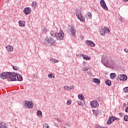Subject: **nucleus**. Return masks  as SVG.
<instances>
[{
  "label": "nucleus",
  "instance_id": "nucleus-8",
  "mask_svg": "<svg viewBox=\"0 0 128 128\" xmlns=\"http://www.w3.org/2000/svg\"><path fill=\"white\" fill-rule=\"evenodd\" d=\"M9 72H4L0 74V78L2 80H6V78H8V74Z\"/></svg>",
  "mask_w": 128,
  "mask_h": 128
},
{
  "label": "nucleus",
  "instance_id": "nucleus-51",
  "mask_svg": "<svg viewBox=\"0 0 128 128\" xmlns=\"http://www.w3.org/2000/svg\"><path fill=\"white\" fill-rule=\"evenodd\" d=\"M127 98H128V95L127 96Z\"/></svg>",
  "mask_w": 128,
  "mask_h": 128
},
{
  "label": "nucleus",
  "instance_id": "nucleus-40",
  "mask_svg": "<svg viewBox=\"0 0 128 128\" xmlns=\"http://www.w3.org/2000/svg\"><path fill=\"white\" fill-rule=\"evenodd\" d=\"M82 70L84 72H86V70H88V68H86V67H84Z\"/></svg>",
  "mask_w": 128,
  "mask_h": 128
},
{
  "label": "nucleus",
  "instance_id": "nucleus-37",
  "mask_svg": "<svg viewBox=\"0 0 128 128\" xmlns=\"http://www.w3.org/2000/svg\"><path fill=\"white\" fill-rule=\"evenodd\" d=\"M95 128H102V127L100 126L99 125H96L95 126Z\"/></svg>",
  "mask_w": 128,
  "mask_h": 128
},
{
  "label": "nucleus",
  "instance_id": "nucleus-19",
  "mask_svg": "<svg viewBox=\"0 0 128 128\" xmlns=\"http://www.w3.org/2000/svg\"><path fill=\"white\" fill-rule=\"evenodd\" d=\"M16 78L17 80H18V82H22V75L18 74H17Z\"/></svg>",
  "mask_w": 128,
  "mask_h": 128
},
{
  "label": "nucleus",
  "instance_id": "nucleus-44",
  "mask_svg": "<svg viewBox=\"0 0 128 128\" xmlns=\"http://www.w3.org/2000/svg\"><path fill=\"white\" fill-rule=\"evenodd\" d=\"M125 112H128V106L126 108Z\"/></svg>",
  "mask_w": 128,
  "mask_h": 128
},
{
  "label": "nucleus",
  "instance_id": "nucleus-15",
  "mask_svg": "<svg viewBox=\"0 0 128 128\" xmlns=\"http://www.w3.org/2000/svg\"><path fill=\"white\" fill-rule=\"evenodd\" d=\"M6 48L7 52H12L14 50V48L10 45H8Z\"/></svg>",
  "mask_w": 128,
  "mask_h": 128
},
{
  "label": "nucleus",
  "instance_id": "nucleus-10",
  "mask_svg": "<svg viewBox=\"0 0 128 128\" xmlns=\"http://www.w3.org/2000/svg\"><path fill=\"white\" fill-rule=\"evenodd\" d=\"M120 80H128V76L124 74H120L118 76Z\"/></svg>",
  "mask_w": 128,
  "mask_h": 128
},
{
  "label": "nucleus",
  "instance_id": "nucleus-12",
  "mask_svg": "<svg viewBox=\"0 0 128 128\" xmlns=\"http://www.w3.org/2000/svg\"><path fill=\"white\" fill-rule=\"evenodd\" d=\"M90 106L92 108H97L100 106L96 100H93L90 102Z\"/></svg>",
  "mask_w": 128,
  "mask_h": 128
},
{
  "label": "nucleus",
  "instance_id": "nucleus-9",
  "mask_svg": "<svg viewBox=\"0 0 128 128\" xmlns=\"http://www.w3.org/2000/svg\"><path fill=\"white\" fill-rule=\"evenodd\" d=\"M23 12L26 15L30 14L32 12V8L30 7L26 8H24Z\"/></svg>",
  "mask_w": 128,
  "mask_h": 128
},
{
  "label": "nucleus",
  "instance_id": "nucleus-27",
  "mask_svg": "<svg viewBox=\"0 0 128 128\" xmlns=\"http://www.w3.org/2000/svg\"><path fill=\"white\" fill-rule=\"evenodd\" d=\"M43 128H50V126H48V124L46 123L44 124Z\"/></svg>",
  "mask_w": 128,
  "mask_h": 128
},
{
  "label": "nucleus",
  "instance_id": "nucleus-25",
  "mask_svg": "<svg viewBox=\"0 0 128 128\" xmlns=\"http://www.w3.org/2000/svg\"><path fill=\"white\" fill-rule=\"evenodd\" d=\"M37 116H39L40 118H42V111L40 110H38L36 112Z\"/></svg>",
  "mask_w": 128,
  "mask_h": 128
},
{
  "label": "nucleus",
  "instance_id": "nucleus-17",
  "mask_svg": "<svg viewBox=\"0 0 128 128\" xmlns=\"http://www.w3.org/2000/svg\"><path fill=\"white\" fill-rule=\"evenodd\" d=\"M69 30H70V32L72 34V36H74L76 34V30H74V26H71L70 28H69Z\"/></svg>",
  "mask_w": 128,
  "mask_h": 128
},
{
  "label": "nucleus",
  "instance_id": "nucleus-50",
  "mask_svg": "<svg viewBox=\"0 0 128 128\" xmlns=\"http://www.w3.org/2000/svg\"><path fill=\"white\" fill-rule=\"evenodd\" d=\"M106 128V127H103V128Z\"/></svg>",
  "mask_w": 128,
  "mask_h": 128
},
{
  "label": "nucleus",
  "instance_id": "nucleus-3",
  "mask_svg": "<svg viewBox=\"0 0 128 128\" xmlns=\"http://www.w3.org/2000/svg\"><path fill=\"white\" fill-rule=\"evenodd\" d=\"M8 82H16V76L18 73L8 72Z\"/></svg>",
  "mask_w": 128,
  "mask_h": 128
},
{
  "label": "nucleus",
  "instance_id": "nucleus-21",
  "mask_svg": "<svg viewBox=\"0 0 128 128\" xmlns=\"http://www.w3.org/2000/svg\"><path fill=\"white\" fill-rule=\"evenodd\" d=\"M82 58L84 60H90V57H88V56L86 55H84V54H82Z\"/></svg>",
  "mask_w": 128,
  "mask_h": 128
},
{
  "label": "nucleus",
  "instance_id": "nucleus-46",
  "mask_svg": "<svg viewBox=\"0 0 128 128\" xmlns=\"http://www.w3.org/2000/svg\"><path fill=\"white\" fill-rule=\"evenodd\" d=\"M119 20H120V22H122V18H120Z\"/></svg>",
  "mask_w": 128,
  "mask_h": 128
},
{
  "label": "nucleus",
  "instance_id": "nucleus-39",
  "mask_svg": "<svg viewBox=\"0 0 128 128\" xmlns=\"http://www.w3.org/2000/svg\"><path fill=\"white\" fill-rule=\"evenodd\" d=\"M42 32H48V30H46V28H44Z\"/></svg>",
  "mask_w": 128,
  "mask_h": 128
},
{
  "label": "nucleus",
  "instance_id": "nucleus-22",
  "mask_svg": "<svg viewBox=\"0 0 128 128\" xmlns=\"http://www.w3.org/2000/svg\"><path fill=\"white\" fill-rule=\"evenodd\" d=\"M116 76V73H111L110 74V78L112 80H114Z\"/></svg>",
  "mask_w": 128,
  "mask_h": 128
},
{
  "label": "nucleus",
  "instance_id": "nucleus-34",
  "mask_svg": "<svg viewBox=\"0 0 128 128\" xmlns=\"http://www.w3.org/2000/svg\"><path fill=\"white\" fill-rule=\"evenodd\" d=\"M87 14L89 18H92V13L88 12Z\"/></svg>",
  "mask_w": 128,
  "mask_h": 128
},
{
  "label": "nucleus",
  "instance_id": "nucleus-30",
  "mask_svg": "<svg viewBox=\"0 0 128 128\" xmlns=\"http://www.w3.org/2000/svg\"><path fill=\"white\" fill-rule=\"evenodd\" d=\"M123 90L124 92H128V87H125Z\"/></svg>",
  "mask_w": 128,
  "mask_h": 128
},
{
  "label": "nucleus",
  "instance_id": "nucleus-6",
  "mask_svg": "<svg viewBox=\"0 0 128 128\" xmlns=\"http://www.w3.org/2000/svg\"><path fill=\"white\" fill-rule=\"evenodd\" d=\"M106 34H110V30L106 27H104V28L100 30V34L101 36H105Z\"/></svg>",
  "mask_w": 128,
  "mask_h": 128
},
{
  "label": "nucleus",
  "instance_id": "nucleus-1",
  "mask_svg": "<svg viewBox=\"0 0 128 128\" xmlns=\"http://www.w3.org/2000/svg\"><path fill=\"white\" fill-rule=\"evenodd\" d=\"M64 31L60 30V32H54L52 31L50 32V36L46 37L44 40V44H56V40L54 38L58 40H62L64 38Z\"/></svg>",
  "mask_w": 128,
  "mask_h": 128
},
{
  "label": "nucleus",
  "instance_id": "nucleus-42",
  "mask_svg": "<svg viewBox=\"0 0 128 128\" xmlns=\"http://www.w3.org/2000/svg\"><path fill=\"white\" fill-rule=\"evenodd\" d=\"M124 52H128V48H124Z\"/></svg>",
  "mask_w": 128,
  "mask_h": 128
},
{
  "label": "nucleus",
  "instance_id": "nucleus-43",
  "mask_svg": "<svg viewBox=\"0 0 128 128\" xmlns=\"http://www.w3.org/2000/svg\"><path fill=\"white\" fill-rule=\"evenodd\" d=\"M33 78H38V76H36V75L34 74L33 75Z\"/></svg>",
  "mask_w": 128,
  "mask_h": 128
},
{
  "label": "nucleus",
  "instance_id": "nucleus-48",
  "mask_svg": "<svg viewBox=\"0 0 128 128\" xmlns=\"http://www.w3.org/2000/svg\"><path fill=\"white\" fill-rule=\"evenodd\" d=\"M52 78H54V75H52Z\"/></svg>",
  "mask_w": 128,
  "mask_h": 128
},
{
  "label": "nucleus",
  "instance_id": "nucleus-14",
  "mask_svg": "<svg viewBox=\"0 0 128 128\" xmlns=\"http://www.w3.org/2000/svg\"><path fill=\"white\" fill-rule=\"evenodd\" d=\"M92 82H95L96 84L99 86L100 84V80L96 78H94L92 80Z\"/></svg>",
  "mask_w": 128,
  "mask_h": 128
},
{
  "label": "nucleus",
  "instance_id": "nucleus-7",
  "mask_svg": "<svg viewBox=\"0 0 128 128\" xmlns=\"http://www.w3.org/2000/svg\"><path fill=\"white\" fill-rule=\"evenodd\" d=\"M100 4L102 8L104 10H108V6H106V4L104 0H100Z\"/></svg>",
  "mask_w": 128,
  "mask_h": 128
},
{
  "label": "nucleus",
  "instance_id": "nucleus-24",
  "mask_svg": "<svg viewBox=\"0 0 128 128\" xmlns=\"http://www.w3.org/2000/svg\"><path fill=\"white\" fill-rule=\"evenodd\" d=\"M64 90H72V88L74 90V86H70V87L68 86H64Z\"/></svg>",
  "mask_w": 128,
  "mask_h": 128
},
{
  "label": "nucleus",
  "instance_id": "nucleus-2",
  "mask_svg": "<svg viewBox=\"0 0 128 128\" xmlns=\"http://www.w3.org/2000/svg\"><path fill=\"white\" fill-rule=\"evenodd\" d=\"M102 62L106 66L107 68H112L114 66V62L112 60V58H109L106 60V58L102 57Z\"/></svg>",
  "mask_w": 128,
  "mask_h": 128
},
{
  "label": "nucleus",
  "instance_id": "nucleus-41",
  "mask_svg": "<svg viewBox=\"0 0 128 128\" xmlns=\"http://www.w3.org/2000/svg\"><path fill=\"white\" fill-rule=\"evenodd\" d=\"M58 62V60L54 59V64H56V62Z\"/></svg>",
  "mask_w": 128,
  "mask_h": 128
},
{
  "label": "nucleus",
  "instance_id": "nucleus-28",
  "mask_svg": "<svg viewBox=\"0 0 128 128\" xmlns=\"http://www.w3.org/2000/svg\"><path fill=\"white\" fill-rule=\"evenodd\" d=\"M13 70H18L20 68L16 66H13Z\"/></svg>",
  "mask_w": 128,
  "mask_h": 128
},
{
  "label": "nucleus",
  "instance_id": "nucleus-18",
  "mask_svg": "<svg viewBox=\"0 0 128 128\" xmlns=\"http://www.w3.org/2000/svg\"><path fill=\"white\" fill-rule=\"evenodd\" d=\"M18 22L20 26L23 27L24 26H26V22L24 20H20Z\"/></svg>",
  "mask_w": 128,
  "mask_h": 128
},
{
  "label": "nucleus",
  "instance_id": "nucleus-32",
  "mask_svg": "<svg viewBox=\"0 0 128 128\" xmlns=\"http://www.w3.org/2000/svg\"><path fill=\"white\" fill-rule=\"evenodd\" d=\"M77 102L79 106H82L83 104L82 102V101H78Z\"/></svg>",
  "mask_w": 128,
  "mask_h": 128
},
{
  "label": "nucleus",
  "instance_id": "nucleus-36",
  "mask_svg": "<svg viewBox=\"0 0 128 128\" xmlns=\"http://www.w3.org/2000/svg\"><path fill=\"white\" fill-rule=\"evenodd\" d=\"M48 77L50 78H52V74H48Z\"/></svg>",
  "mask_w": 128,
  "mask_h": 128
},
{
  "label": "nucleus",
  "instance_id": "nucleus-13",
  "mask_svg": "<svg viewBox=\"0 0 128 128\" xmlns=\"http://www.w3.org/2000/svg\"><path fill=\"white\" fill-rule=\"evenodd\" d=\"M115 120L114 117L111 116L108 118V121L106 122L107 124H112L114 121Z\"/></svg>",
  "mask_w": 128,
  "mask_h": 128
},
{
  "label": "nucleus",
  "instance_id": "nucleus-16",
  "mask_svg": "<svg viewBox=\"0 0 128 128\" xmlns=\"http://www.w3.org/2000/svg\"><path fill=\"white\" fill-rule=\"evenodd\" d=\"M0 128H8V124L4 122H0Z\"/></svg>",
  "mask_w": 128,
  "mask_h": 128
},
{
  "label": "nucleus",
  "instance_id": "nucleus-52",
  "mask_svg": "<svg viewBox=\"0 0 128 128\" xmlns=\"http://www.w3.org/2000/svg\"><path fill=\"white\" fill-rule=\"evenodd\" d=\"M64 128H66V127H64Z\"/></svg>",
  "mask_w": 128,
  "mask_h": 128
},
{
  "label": "nucleus",
  "instance_id": "nucleus-5",
  "mask_svg": "<svg viewBox=\"0 0 128 128\" xmlns=\"http://www.w3.org/2000/svg\"><path fill=\"white\" fill-rule=\"evenodd\" d=\"M24 106L25 108H34V103L30 101L25 100Z\"/></svg>",
  "mask_w": 128,
  "mask_h": 128
},
{
  "label": "nucleus",
  "instance_id": "nucleus-11",
  "mask_svg": "<svg viewBox=\"0 0 128 128\" xmlns=\"http://www.w3.org/2000/svg\"><path fill=\"white\" fill-rule=\"evenodd\" d=\"M86 44H87V46H92V48L96 46V44H94L92 40H86Z\"/></svg>",
  "mask_w": 128,
  "mask_h": 128
},
{
  "label": "nucleus",
  "instance_id": "nucleus-4",
  "mask_svg": "<svg viewBox=\"0 0 128 128\" xmlns=\"http://www.w3.org/2000/svg\"><path fill=\"white\" fill-rule=\"evenodd\" d=\"M76 14L78 20H80V22H84V16H82L80 10H78Z\"/></svg>",
  "mask_w": 128,
  "mask_h": 128
},
{
  "label": "nucleus",
  "instance_id": "nucleus-35",
  "mask_svg": "<svg viewBox=\"0 0 128 128\" xmlns=\"http://www.w3.org/2000/svg\"><path fill=\"white\" fill-rule=\"evenodd\" d=\"M118 115L120 116L121 118H122L124 116V114L122 112L120 113Z\"/></svg>",
  "mask_w": 128,
  "mask_h": 128
},
{
  "label": "nucleus",
  "instance_id": "nucleus-45",
  "mask_svg": "<svg viewBox=\"0 0 128 128\" xmlns=\"http://www.w3.org/2000/svg\"><path fill=\"white\" fill-rule=\"evenodd\" d=\"M115 120H120V118L114 117Z\"/></svg>",
  "mask_w": 128,
  "mask_h": 128
},
{
  "label": "nucleus",
  "instance_id": "nucleus-20",
  "mask_svg": "<svg viewBox=\"0 0 128 128\" xmlns=\"http://www.w3.org/2000/svg\"><path fill=\"white\" fill-rule=\"evenodd\" d=\"M105 84L108 86H112V81L108 80H106L105 81Z\"/></svg>",
  "mask_w": 128,
  "mask_h": 128
},
{
  "label": "nucleus",
  "instance_id": "nucleus-49",
  "mask_svg": "<svg viewBox=\"0 0 128 128\" xmlns=\"http://www.w3.org/2000/svg\"><path fill=\"white\" fill-rule=\"evenodd\" d=\"M86 64V62L83 63V66H84Z\"/></svg>",
  "mask_w": 128,
  "mask_h": 128
},
{
  "label": "nucleus",
  "instance_id": "nucleus-26",
  "mask_svg": "<svg viewBox=\"0 0 128 128\" xmlns=\"http://www.w3.org/2000/svg\"><path fill=\"white\" fill-rule=\"evenodd\" d=\"M32 8H36L38 6V3H36V2H33L32 3Z\"/></svg>",
  "mask_w": 128,
  "mask_h": 128
},
{
  "label": "nucleus",
  "instance_id": "nucleus-31",
  "mask_svg": "<svg viewBox=\"0 0 128 128\" xmlns=\"http://www.w3.org/2000/svg\"><path fill=\"white\" fill-rule=\"evenodd\" d=\"M93 114H94V116H96L98 113V111L96 110H92Z\"/></svg>",
  "mask_w": 128,
  "mask_h": 128
},
{
  "label": "nucleus",
  "instance_id": "nucleus-23",
  "mask_svg": "<svg viewBox=\"0 0 128 128\" xmlns=\"http://www.w3.org/2000/svg\"><path fill=\"white\" fill-rule=\"evenodd\" d=\"M78 98L80 100H84V96L82 95V94H79L78 95Z\"/></svg>",
  "mask_w": 128,
  "mask_h": 128
},
{
  "label": "nucleus",
  "instance_id": "nucleus-29",
  "mask_svg": "<svg viewBox=\"0 0 128 128\" xmlns=\"http://www.w3.org/2000/svg\"><path fill=\"white\" fill-rule=\"evenodd\" d=\"M124 122H128V116H125L124 118Z\"/></svg>",
  "mask_w": 128,
  "mask_h": 128
},
{
  "label": "nucleus",
  "instance_id": "nucleus-38",
  "mask_svg": "<svg viewBox=\"0 0 128 128\" xmlns=\"http://www.w3.org/2000/svg\"><path fill=\"white\" fill-rule=\"evenodd\" d=\"M54 58H50V60H51V62H54Z\"/></svg>",
  "mask_w": 128,
  "mask_h": 128
},
{
  "label": "nucleus",
  "instance_id": "nucleus-33",
  "mask_svg": "<svg viewBox=\"0 0 128 128\" xmlns=\"http://www.w3.org/2000/svg\"><path fill=\"white\" fill-rule=\"evenodd\" d=\"M66 104L68 106H70V104H72V101H70V100L67 101Z\"/></svg>",
  "mask_w": 128,
  "mask_h": 128
},
{
  "label": "nucleus",
  "instance_id": "nucleus-47",
  "mask_svg": "<svg viewBox=\"0 0 128 128\" xmlns=\"http://www.w3.org/2000/svg\"><path fill=\"white\" fill-rule=\"evenodd\" d=\"M123 2H128V0H122Z\"/></svg>",
  "mask_w": 128,
  "mask_h": 128
}]
</instances>
